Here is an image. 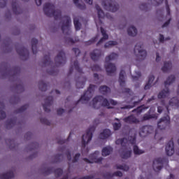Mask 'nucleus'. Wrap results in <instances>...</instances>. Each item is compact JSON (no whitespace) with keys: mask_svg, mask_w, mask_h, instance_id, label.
I'll return each instance as SVG.
<instances>
[{"mask_svg":"<svg viewBox=\"0 0 179 179\" xmlns=\"http://www.w3.org/2000/svg\"><path fill=\"white\" fill-rule=\"evenodd\" d=\"M43 10L47 16H54L56 20L62 19V31L65 36H71L72 31H71V24H72V20L69 16H64L61 14V10H55V7L50 3L45 4Z\"/></svg>","mask_w":179,"mask_h":179,"instance_id":"f257e3e1","label":"nucleus"},{"mask_svg":"<svg viewBox=\"0 0 179 179\" xmlns=\"http://www.w3.org/2000/svg\"><path fill=\"white\" fill-rule=\"evenodd\" d=\"M70 73H76L75 82L77 89H83L86 84V77L83 76V71L82 69L79 67L78 61L74 60L71 64V67L69 71Z\"/></svg>","mask_w":179,"mask_h":179,"instance_id":"f03ea898","label":"nucleus"},{"mask_svg":"<svg viewBox=\"0 0 179 179\" xmlns=\"http://www.w3.org/2000/svg\"><path fill=\"white\" fill-rule=\"evenodd\" d=\"M134 143H135V138H132L131 141H128L127 138H121L116 141V145H121L122 146L120 153L122 159H128L131 157L132 153L131 146H132Z\"/></svg>","mask_w":179,"mask_h":179,"instance_id":"7ed1b4c3","label":"nucleus"},{"mask_svg":"<svg viewBox=\"0 0 179 179\" xmlns=\"http://www.w3.org/2000/svg\"><path fill=\"white\" fill-rule=\"evenodd\" d=\"M110 104H112V106H117V101L113 99L108 101L101 96L94 97L90 103V106L93 108H100L101 106L108 107V108H113V107L110 106Z\"/></svg>","mask_w":179,"mask_h":179,"instance_id":"20e7f679","label":"nucleus"},{"mask_svg":"<svg viewBox=\"0 0 179 179\" xmlns=\"http://www.w3.org/2000/svg\"><path fill=\"white\" fill-rule=\"evenodd\" d=\"M96 86L94 85H90L88 90L81 96L80 99L77 101L76 104L78 103H82V104H87L89 101L92 97H93V93H94V90Z\"/></svg>","mask_w":179,"mask_h":179,"instance_id":"39448f33","label":"nucleus"},{"mask_svg":"<svg viewBox=\"0 0 179 179\" xmlns=\"http://www.w3.org/2000/svg\"><path fill=\"white\" fill-rule=\"evenodd\" d=\"M134 54L138 61H144L146 59L148 52L143 49V43H138L134 48Z\"/></svg>","mask_w":179,"mask_h":179,"instance_id":"423d86ee","label":"nucleus"},{"mask_svg":"<svg viewBox=\"0 0 179 179\" xmlns=\"http://www.w3.org/2000/svg\"><path fill=\"white\" fill-rule=\"evenodd\" d=\"M103 8L106 10H109L110 12H117L120 6L118 3L111 1V0H105L103 2Z\"/></svg>","mask_w":179,"mask_h":179,"instance_id":"0eeeda50","label":"nucleus"},{"mask_svg":"<svg viewBox=\"0 0 179 179\" xmlns=\"http://www.w3.org/2000/svg\"><path fill=\"white\" fill-rule=\"evenodd\" d=\"M96 127L94 126L91 127L89 129L87 130L85 134L83 136V146H86L87 143L92 141V138H93V132H94Z\"/></svg>","mask_w":179,"mask_h":179,"instance_id":"6e6552de","label":"nucleus"},{"mask_svg":"<svg viewBox=\"0 0 179 179\" xmlns=\"http://www.w3.org/2000/svg\"><path fill=\"white\" fill-rule=\"evenodd\" d=\"M43 66H48V68H49L47 69V72L49 75L55 76L58 73V70L55 69V67H52V62H51V60L48 57L45 58Z\"/></svg>","mask_w":179,"mask_h":179,"instance_id":"1a4fd4ad","label":"nucleus"},{"mask_svg":"<svg viewBox=\"0 0 179 179\" xmlns=\"http://www.w3.org/2000/svg\"><path fill=\"white\" fill-rule=\"evenodd\" d=\"M154 132L155 127L153 126L145 125L140 128L139 135L141 138H145V136H148V135H150V134H153Z\"/></svg>","mask_w":179,"mask_h":179,"instance_id":"9d476101","label":"nucleus"},{"mask_svg":"<svg viewBox=\"0 0 179 179\" xmlns=\"http://www.w3.org/2000/svg\"><path fill=\"white\" fill-rule=\"evenodd\" d=\"M127 75L125 74V71L122 70L119 74V80L118 82L120 83V86L122 87V90L123 93H129V89L125 88V78Z\"/></svg>","mask_w":179,"mask_h":179,"instance_id":"9b49d317","label":"nucleus"},{"mask_svg":"<svg viewBox=\"0 0 179 179\" xmlns=\"http://www.w3.org/2000/svg\"><path fill=\"white\" fill-rule=\"evenodd\" d=\"M159 129H166L170 125V116L166 115L162 117L157 123Z\"/></svg>","mask_w":179,"mask_h":179,"instance_id":"f8f14e48","label":"nucleus"},{"mask_svg":"<svg viewBox=\"0 0 179 179\" xmlns=\"http://www.w3.org/2000/svg\"><path fill=\"white\" fill-rule=\"evenodd\" d=\"M55 64L57 66H61L64 65L66 62V57H65V52L64 51H60L56 56L55 59Z\"/></svg>","mask_w":179,"mask_h":179,"instance_id":"ddd939ff","label":"nucleus"},{"mask_svg":"<svg viewBox=\"0 0 179 179\" xmlns=\"http://www.w3.org/2000/svg\"><path fill=\"white\" fill-rule=\"evenodd\" d=\"M99 155H100V152L99 151H96L94 154L90 156V159L85 158L84 162L86 163H101L103 158L99 157Z\"/></svg>","mask_w":179,"mask_h":179,"instance_id":"4468645a","label":"nucleus"},{"mask_svg":"<svg viewBox=\"0 0 179 179\" xmlns=\"http://www.w3.org/2000/svg\"><path fill=\"white\" fill-rule=\"evenodd\" d=\"M38 147V144L37 143H32L28 145L25 148V152H27V153H33V155L29 156V159H34L36 156H37V152H34V149H36Z\"/></svg>","mask_w":179,"mask_h":179,"instance_id":"2eb2a0df","label":"nucleus"},{"mask_svg":"<svg viewBox=\"0 0 179 179\" xmlns=\"http://www.w3.org/2000/svg\"><path fill=\"white\" fill-rule=\"evenodd\" d=\"M53 103H54V98L52 96H48L45 99V102L43 104V110H45L46 113H50V107L52 106Z\"/></svg>","mask_w":179,"mask_h":179,"instance_id":"dca6fc26","label":"nucleus"},{"mask_svg":"<svg viewBox=\"0 0 179 179\" xmlns=\"http://www.w3.org/2000/svg\"><path fill=\"white\" fill-rule=\"evenodd\" d=\"M64 153H66V157H67V159L69 160V164H71V163H76V162H78V160H79V157H80V153H77L75 155L74 157L72 159V157H71V152L66 150H64L63 151Z\"/></svg>","mask_w":179,"mask_h":179,"instance_id":"f3484780","label":"nucleus"},{"mask_svg":"<svg viewBox=\"0 0 179 179\" xmlns=\"http://www.w3.org/2000/svg\"><path fill=\"white\" fill-rule=\"evenodd\" d=\"M105 69L108 75H113V73H115V71H117V67L115 66V64L106 62Z\"/></svg>","mask_w":179,"mask_h":179,"instance_id":"a211bd4d","label":"nucleus"},{"mask_svg":"<svg viewBox=\"0 0 179 179\" xmlns=\"http://www.w3.org/2000/svg\"><path fill=\"white\" fill-rule=\"evenodd\" d=\"M163 167V159L162 158H158L153 162V169L155 171H160Z\"/></svg>","mask_w":179,"mask_h":179,"instance_id":"6ab92c4d","label":"nucleus"},{"mask_svg":"<svg viewBox=\"0 0 179 179\" xmlns=\"http://www.w3.org/2000/svg\"><path fill=\"white\" fill-rule=\"evenodd\" d=\"M165 152L167 156H173L174 155V143L173 141H169L166 148Z\"/></svg>","mask_w":179,"mask_h":179,"instance_id":"aec40b11","label":"nucleus"},{"mask_svg":"<svg viewBox=\"0 0 179 179\" xmlns=\"http://www.w3.org/2000/svg\"><path fill=\"white\" fill-rule=\"evenodd\" d=\"M170 96V89L169 87H165L161 92H159L157 97L158 99H167Z\"/></svg>","mask_w":179,"mask_h":179,"instance_id":"412c9836","label":"nucleus"},{"mask_svg":"<svg viewBox=\"0 0 179 179\" xmlns=\"http://www.w3.org/2000/svg\"><path fill=\"white\" fill-rule=\"evenodd\" d=\"M17 52L20 55L22 59H27L29 57V50L24 48H20L17 49Z\"/></svg>","mask_w":179,"mask_h":179,"instance_id":"4be33fe9","label":"nucleus"},{"mask_svg":"<svg viewBox=\"0 0 179 179\" xmlns=\"http://www.w3.org/2000/svg\"><path fill=\"white\" fill-rule=\"evenodd\" d=\"M127 34L130 37H136L138 34V29L134 25H131L127 29Z\"/></svg>","mask_w":179,"mask_h":179,"instance_id":"5701e85b","label":"nucleus"},{"mask_svg":"<svg viewBox=\"0 0 179 179\" xmlns=\"http://www.w3.org/2000/svg\"><path fill=\"white\" fill-rule=\"evenodd\" d=\"M124 122L127 124H139V120H138L135 116L130 115L124 119H123Z\"/></svg>","mask_w":179,"mask_h":179,"instance_id":"b1692460","label":"nucleus"},{"mask_svg":"<svg viewBox=\"0 0 179 179\" xmlns=\"http://www.w3.org/2000/svg\"><path fill=\"white\" fill-rule=\"evenodd\" d=\"M118 53L112 52L105 58V62L110 63V61H117L118 59Z\"/></svg>","mask_w":179,"mask_h":179,"instance_id":"393cba45","label":"nucleus"},{"mask_svg":"<svg viewBox=\"0 0 179 179\" xmlns=\"http://www.w3.org/2000/svg\"><path fill=\"white\" fill-rule=\"evenodd\" d=\"M176 82V76L171 75L167 77L166 80L164 81L165 87H169L171 85H173Z\"/></svg>","mask_w":179,"mask_h":179,"instance_id":"a878e982","label":"nucleus"},{"mask_svg":"<svg viewBox=\"0 0 179 179\" xmlns=\"http://www.w3.org/2000/svg\"><path fill=\"white\" fill-rule=\"evenodd\" d=\"M173 64L170 62H165L164 63V66L162 67V71L164 73H167V72H170V70L172 69Z\"/></svg>","mask_w":179,"mask_h":179,"instance_id":"bb28decb","label":"nucleus"},{"mask_svg":"<svg viewBox=\"0 0 179 179\" xmlns=\"http://www.w3.org/2000/svg\"><path fill=\"white\" fill-rule=\"evenodd\" d=\"M81 20L82 18L80 17H75L73 19L74 27L77 31L82 28V24L80 23Z\"/></svg>","mask_w":179,"mask_h":179,"instance_id":"cd10ccee","label":"nucleus"},{"mask_svg":"<svg viewBox=\"0 0 179 179\" xmlns=\"http://www.w3.org/2000/svg\"><path fill=\"white\" fill-rule=\"evenodd\" d=\"M100 30L102 34V38L97 43V45H99V44H101V43H104L106 40H108V35L106 32V30H104L102 27H100Z\"/></svg>","mask_w":179,"mask_h":179,"instance_id":"c85d7f7f","label":"nucleus"},{"mask_svg":"<svg viewBox=\"0 0 179 179\" xmlns=\"http://www.w3.org/2000/svg\"><path fill=\"white\" fill-rule=\"evenodd\" d=\"M100 57H101V50H100L96 49L91 52V58L93 61H97Z\"/></svg>","mask_w":179,"mask_h":179,"instance_id":"c756f323","label":"nucleus"},{"mask_svg":"<svg viewBox=\"0 0 179 179\" xmlns=\"http://www.w3.org/2000/svg\"><path fill=\"white\" fill-rule=\"evenodd\" d=\"M111 136V131L110 129H105L99 134L100 139H107Z\"/></svg>","mask_w":179,"mask_h":179,"instance_id":"7c9ffc66","label":"nucleus"},{"mask_svg":"<svg viewBox=\"0 0 179 179\" xmlns=\"http://www.w3.org/2000/svg\"><path fill=\"white\" fill-rule=\"evenodd\" d=\"M154 80H155V76L150 75L148 77V82L144 87L145 90H148V89H150L152 87Z\"/></svg>","mask_w":179,"mask_h":179,"instance_id":"2f4dec72","label":"nucleus"},{"mask_svg":"<svg viewBox=\"0 0 179 179\" xmlns=\"http://www.w3.org/2000/svg\"><path fill=\"white\" fill-rule=\"evenodd\" d=\"M169 106L171 107H179V100L177 97L171 99L169 101Z\"/></svg>","mask_w":179,"mask_h":179,"instance_id":"473e14b6","label":"nucleus"},{"mask_svg":"<svg viewBox=\"0 0 179 179\" xmlns=\"http://www.w3.org/2000/svg\"><path fill=\"white\" fill-rule=\"evenodd\" d=\"M114 176H115L116 177H122V172L117 171V172H115L113 174L110 173H107L105 175V178H106V179L113 178V177H114Z\"/></svg>","mask_w":179,"mask_h":179,"instance_id":"72a5a7b5","label":"nucleus"},{"mask_svg":"<svg viewBox=\"0 0 179 179\" xmlns=\"http://www.w3.org/2000/svg\"><path fill=\"white\" fill-rule=\"evenodd\" d=\"M13 177H14V175H13V172L12 171L0 174L1 179H10V178H13Z\"/></svg>","mask_w":179,"mask_h":179,"instance_id":"f704fd0d","label":"nucleus"},{"mask_svg":"<svg viewBox=\"0 0 179 179\" xmlns=\"http://www.w3.org/2000/svg\"><path fill=\"white\" fill-rule=\"evenodd\" d=\"M99 92L102 94H108V93L111 92V90H110V87H107L106 85H102L99 87Z\"/></svg>","mask_w":179,"mask_h":179,"instance_id":"c9c22d12","label":"nucleus"},{"mask_svg":"<svg viewBox=\"0 0 179 179\" xmlns=\"http://www.w3.org/2000/svg\"><path fill=\"white\" fill-rule=\"evenodd\" d=\"M73 1L76 6H77L78 9H81V10L86 9V5H85V3L79 2V0H73Z\"/></svg>","mask_w":179,"mask_h":179,"instance_id":"e433bc0d","label":"nucleus"},{"mask_svg":"<svg viewBox=\"0 0 179 179\" xmlns=\"http://www.w3.org/2000/svg\"><path fill=\"white\" fill-rule=\"evenodd\" d=\"M37 43H38V41H37V39L33 38L31 40L33 54H37Z\"/></svg>","mask_w":179,"mask_h":179,"instance_id":"4c0bfd02","label":"nucleus"},{"mask_svg":"<svg viewBox=\"0 0 179 179\" xmlns=\"http://www.w3.org/2000/svg\"><path fill=\"white\" fill-rule=\"evenodd\" d=\"M111 152H113L111 147H106L102 150V156H108Z\"/></svg>","mask_w":179,"mask_h":179,"instance_id":"58836bf2","label":"nucleus"},{"mask_svg":"<svg viewBox=\"0 0 179 179\" xmlns=\"http://www.w3.org/2000/svg\"><path fill=\"white\" fill-rule=\"evenodd\" d=\"M117 45H118V42H117L115 41H110L105 44L104 48H111L112 47H114Z\"/></svg>","mask_w":179,"mask_h":179,"instance_id":"ea45409f","label":"nucleus"},{"mask_svg":"<svg viewBox=\"0 0 179 179\" xmlns=\"http://www.w3.org/2000/svg\"><path fill=\"white\" fill-rule=\"evenodd\" d=\"M95 8L97 10V13H98V16L99 17V19H103V17H104V12L103 11V10H101V8H100V6L99 5H96Z\"/></svg>","mask_w":179,"mask_h":179,"instance_id":"a19ab883","label":"nucleus"},{"mask_svg":"<svg viewBox=\"0 0 179 179\" xmlns=\"http://www.w3.org/2000/svg\"><path fill=\"white\" fill-rule=\"evenodd\" d=\"M166 12H167L168 21L164 24L162 27H167V25L170 24V21L171 20V17H170V8H169V6L166 7Z\"/></svg>","mask_w":179,"mask_h":179,"instance_id":"79ce46f5","label":"nucleus"},{"mask_svg":"<svg viewBox=\"0 0 179 179\" xmlns=\"http://www.w3.org/2000/svg\"><path fill=\"white\" fill-rule=\"evenodd\" d=\"M38 88L41 92H45V90H47V84H45L44 81H40Z\"/></svg>","mask_w":179,"mask_h":179,"instance_id":"37998d69","label":"nucleus"},{"mask_svg":"<svg viewBox=\"0 0 179 179\" xmlns=\"http://www.w3.org/2000/svg\"><path fill=\"white\" fill-rule=\"evenodd\" d=\"M152 118H156V115L146 113L143 117V121H148V120H152Z\"/></svg>","mask_w":179,"mask_h":179,"instance_id":"c03bdc74","label":"nucleus"},{"mask_svg":"<svg viewBox=\"0 0 179 179\" xmlns=\"http://www.w3.org/2000/svg\"><path fill=\"white\" fill-rule=\"evenodd\" d=\"M15 124H16V120L15 119L8 120L6 122V128L10 129V128L15 126Z\"/></svg>","mask_w":179,"mask_h":179,"instance_id":"a18cd8bd","label":"nucleus"},{"mask_svg":"<svg viewBox=\"0 0 179 179\" xmlns=\"http://www.w3.org/2000/svg\"><path fill=\"white\" fill-rule=\"evenodd\" d=\"M134 155H143V153H145V151L143 150L139 149V148L136 145H134Z\"/></svg>","mask_w":179,"mask_h":179,"instance_id":"49530a36","label":"nucleus"},{"mask_svg":"<svg viewBox=\"0 0 179 179\" xmlns=\"http://www.w3.org/2000/svg\"><path fill=\"white\" fill-rule=\"evenodd\" d=\"M13 11L15 15H20V13H22V9H20L16 3L13 4Z\"/></svg>","mask_w":179,"mask_h":179,"instance_id":"de8ad7c7","label":"nucleus"},{"mask_svg":"<svg viewBox=\"0 0 179 179\" xmlns=\"http://www.w3.org/2000/svg\"><path fill=\"white\" fill-rule=\"evenodd\" d=\"M115 120L117 122L113 123V128L115 131H118V129L121 128V122H120V120H118L117 118H116Z\"/></svg>","mask_w":179,"mask_h":179,"instance_id":"09e8293b","label":"nucleus"},{"mask_svg":"<svg viewBox=\"0 0 179 179\" xmlns=\"http://www.w3.org/2000/svg\"><path fill=\"white\" fill-rule=\"evenodd\" d=\"M116 167L119 170H123V171H128V170H129V166H127L126 164L117 165Z\"/></svg>","mask_w":179,"mask_h":179,"instance_id":"8fccbe9b","label":"nucleus"},{"mask_svg":"<svg viewBox=\"0 0 179 179\" xmlns=\"http://www.w3.org/2000/svg\"><path fill=\"white\" fill-rule=\"evenodd\" d=\"M51 170H52L51 168L43 166L41 169V171L43 174H50L51 173Z\"/></svg>","mask_w":179,"mask_h":179,"instance_id":"3c124183","label":"nucleus"},{"mask_svg":"<svg viewBox=\"0 0 179 179\" xmlns=\"http://www.w3.org/2000/svg\"><path fill=\"white\" fill-rule=\"evenodd\" d=\"M76 41H79V39H76L75 41H73L72 38L69 36L66 37V42L68 43V44H75Z\"/></svg>","mask_w":179,"mask_h":179,"instance_id":"603ef678","label":"nucleus"},{"mask_svg":"<svg viewBox=\"0 0 179 179\" xmlns=\"http://www.w3.org/2000/svg\"><path fill=\"white\" fill-rule=\"evenodd\" d=\"M148 2H150V3L156 6L157 5H160V3L163 2V0H148Z\"/></svg>","mask_w":179,"mask_h":179,"instance_id":"864d4df0","label":"nucleus"},{"mask_svg":"<svg viewBox=\"0 0 179 179\" xmlns=\"http://www.w3.org/2000/svg\"><path fill=\"white\" fill-rule=\"evenodd\" d=\"M170 40V37L164 38V36L159 34V43H164V41H167Z\"/></svg>","mask_w":179,"mask_h":179,"instance_id":"5fc2aeb1","label":"nucleus"},{"mask_svg":"<svg viewBox=\"0 0 179 179\" xmlns=\"http://www.w3.org/2000/svg\"><path fill=\"white\" fill-rule=\"evenodd\" d=\"M41 122L44 125H50V124H51V122H50V120H47L45 117H41Z\"/></svg>","mask_w":179,"mask_h":179,"instance_id":"6e6d98bb","label":"nucleus"},{"mask_svg":"<svg viewBox=\"0 0 179 179\" xmlns=\"http://www.w3.org/2000/svg\"><path fill=\"white\" fill-rule=\"evenodd\" d=\"M136 75L134 76H132L133 80H138L141 76H142V74L141 73V71H136Z\"/></svg>","mask_w":179,"mask_h":179,"instance_id":"4d7b16f0","label":"nucleus"},{"mask_svg":"<svg viewBox=\"0 0 179 179\" xmlns=\"http://www.w3.org/2000/svg\"><path fill=\"white\" fill-rule=\"evenodd\" d=\"M92 71H95V72H99V71H101V68L100 67V66L97 65V64H94L92 67Z\"/></svg>","mask_w":179,"mask_h":179,"instance_id":"13d9d810","label":"nucleus"},{"mask_svg":"<svg viewBox=\"0 0 179 179\" xmlns=\"http://www.w3.org/2000/svg\"><path fill=\"white\" fill-rule=\"evenodd\" d=\"M55 174L56 177H59L62 174V169H57L55 171Z\"/></svg>","mask_w":179,"mask_h":179,"instance_id":"bf43d9fd","label":"nucleus"},{"mask_svg":"<svg viewBox=\"0 0 179 179\" xmlns=\"http://www.w3.org/2000/svg\"><path fill=\"white\" fill-rule=\"evenodd\" d=\"M140 9H141V10H148V4L142 3L140 6Z\"/></svg>","mask_w":179,"mask_h":179,"instance_id":"052dcab7","label":"nucleus"},{"mask_svg":"<svg viewBox=\"0 0 179 179\" xmlns=\"http://www.w3.org/2000/svg\"><path fill=\"white\" fill-rule=\"evenodd\" d=\"M27 105H24L22 107H21L18 111L17 113H23V111H24V110H27Z\"/></svg>","mask_w":179,"mask_h":179,"instance_id":"680f3d73","label":"nucleus"},{"mask_svg":"<svg viewBox=\"0 0 179 179\" xmlns=\"http://www.w3.org/2000/svg\"><path fill=\"white\" fill-rule=\"evenodd\" d=\"M6 117V113L5 112L0 110V120H3Z\"/></svg>","mask_w":179,"mask_h":179,"instance_id":"e2e57ef3","label":"nucleus"},{"mask_svg":"<svg viewBox=\"0 0 179 179\" xmlns=\"http://www.w3.org/2000/svg\"><path fill=\"white\" fill-rule=\"evenodd\" d=\"M6 5V0H0V8H4Z\"/></svg>","mask_w":179,"mask_h":179,"instance_id":"0e129e2a","label":"nucleus"},{"mask_svg":"<svg viewBox=\"0 0 179 179\" xmlns=\"http://www.w3.org/2000/svg\"><path fill=\"white\" fill-rule=\"evenodd\" d=\"M73 51L74 54L76 55V57H78V55H79V54H80V50H79L78 48H73Z\"/></svg>","mask_w":179,"mask_h":179,"instance_id":"69168bd1","label":"nucleus"},{"mask_svg":"<svg viewBox=\"0 0 179 179\" xmlns=\"http://www.w3.org/2000/svg\"><path fill=\"white\" fill-rule=\"evenodd\" d=\"M64 113H65V110H64L63 108H59L57 110L58 115H62V114H64Z\"/></svg>","mask_w":179,"mask_h":179,"instance_id":"338daca9","label":"nucleus"},{"mask_svg":"<svg viewBox=\"0 0 179 179\" xmlns=\"http://www.w3.org/2000/svg\"><path fill=\"white\" fill-rule=\"evenodd\" d=\"M64 156L62 155H59L56 156V162H59V160H62Z\"/></svg>","mask_w":179,"mask_h":179,"instance_id":"774afa93","label":"nucleus"}]
</instances>
